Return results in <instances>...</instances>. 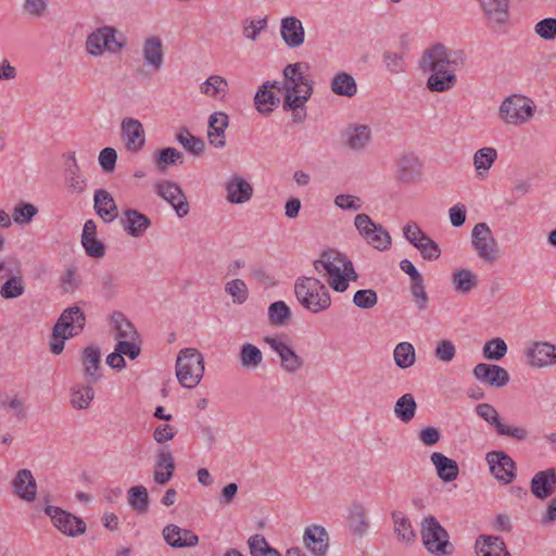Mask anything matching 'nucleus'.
I'll list each match as a JSON object with an SVG mask.
<instances>
[{
    "instance_id": "4c0bfd02",
    "label": "nucleus",
    "mask_w": 556,
    "mask_h": 556,
    "mask_svg": "<svg viewBox=\"0 0 556 556\" xmlns=\"http://www.w3.org/2000/svg\"><path fill=\"white\" fill-rule=\"evenodd\" d=\"M94 210L105 223L113 222L118 216V210L112 194L104 189L94 192Z\"/></svg>"
},
{
    "instance_id": "20e7f679",
    "label": "nucleus",
    "mask_w": 556,
    "mask_h": 556,
    "mask_svg": "<svg viewBox=\"0 0 556 556\" xmlns=\"http://www.w3.org/2000/svg\"><path fill=\"white\" fill-rule=\"evenodd\" d=\"M86 323V316L78 306H71L63 311L52 330L50 351L59 355L63 352L65 341L79 334Z\"/></svg>"
},
{
    "instance_id": "cd10ccee",
    "label": "nucleus",
    "mask_w": 556,
    "mask_h": 556,
    "mask_svg": "<svg viewBox=\"0 0 556 556\" xmlns=\"http://www.w3.org/2000/svg\"><path fill=\"white\" fill-rule=\"evenodd\" d=\"M14 493L25 502H34L37 496V483L29 469H21L12 480Z\"/></svg>"
},
{
    "instance_id": "2eb2a0df",
    "label": "nucleus",
    "mask_w": 556,
    "mask_h": 556,
    "mask_svg": "<svg viewBox=\"0 0 556 556\" xmlns=\"http://www.w3.org/2000/svg\"><path fill=\"white\" fill-rule=\"evenodd\" d=\"M492 476L504 484L510 483L516 478V463L504 451H492L485 455Z\"/></svg>"
},
{
    "instance_id": "8fccbe9b",
    "label": "nucleus",
    "mask_w": 556,
    "mask_h": 556,
    "mask_svg": "<svg viewBox=\"0 0 556 556\" xmlns=\"http://www.w3.org/2000/svg\"><path fill=\"white\" fill-rule=\"evenodd\" d=\"M417 404L410 393L402 395L394 405V414L402 422L408 424L416 414Z\"/></svg>"
},
{
    "instance_id": "864d4df0",
    "label": "nucleus",
    "mask_w": 556,
    "mask_h": 556,
    "mask_svg": "<svg viewBox=\"0 0 556 556\" xmlns=\"http://www.w3.org/2000/svg\"><path fill=\"white\" fill-rule=\"evenodd\" d=\"M128 504L138 514H146L149 508V493L146 486L136 485L128 490Z\"/></svg>"
},
{
    "instance_id": "f8f14e48",
    "label": "nucleus",
    "mask_w": 556,
    "mask_h": 556,
    "mask_svg": "<svg viewBox=\"0 0 556 556\" xmlns=\"http://www.w3.org/2000/svg\"><path fill=\"white\" fill-rule=\"evenodd\" d=\"M477 415L485 420L490 426L494 427L496 433L500 435H505L517 441H525L529 431L527 428L521 426H508L502 422L501 417L497 410L493 405L489 403H481L476 406Z\"/></svg>"
},
{
    "instance_id": "0e129e2a",
    "label": "nucleus",
    "mask_w": 556,
    "mask_h": 556,
    "mask_svg": "<svg viewBox=\"0 0 556 556\" xmlns=\"http://www.w3.org/2000/svg\"><path fill=\"white\" fill-rule=\"evenodd\" d=\"M378 302V296L372 289H362L355 292L353 303L362 309L372 308Z\"/></svg>"
},
{
    "instance_id": "a19ab883",
    "label": "nucleus",
    "mask_w": 556,
    "mask_h": 556,
    "mask_svg": "<svg viewBox=\"0 0 556 556\" xmlns=\"http://www.w3.org/2000/svg\"><path fill=\"white\" fill-rule=\"evenodd\" d=\"M497 159V151L491 147L477 150L472 157L476 175L480 179L486 178L489 170Z\"/></svg>"
},
{
    "instance_id": "f3484780",
    "label": "nucleus",
    "mask_w": 556,
    "mask_h": 556,
    "mask_svg": "<svg viewBox=\"0 0 556 556\" xmlns=\"http://www.w3.org/2000/svg\"><path fill=\"white\" fill-rule=\"evenodd\" d=\"M527 364L533 368L556 365V344L545 341L531 342L525 350Z\"/></svg>"
},
{
    "instance_id": "423d86ee",
    "label": "nucleus",
    "mask_w": 556,
    "mask_h": 556,
    "mask_svg": "<svg viewBox=\"0 0 556 556\" xmlns=\"http://www.w3.org/2000/svg\"><path fill=\"white\" fill-rule=\"evenodd\" d=\"M176 377L188 389L197 387L204 375V357L193 348L179 351L176 359Z\"/></svg>"
},
{
    "instance_id": "09e8293b",
    "label": "nucleus",
    "mask_w": 556,
    "mask_h": 556,
    "mask_svg": "<svg viewBox=\"0 0 556 556\" xmlns=\"http://www.w3.org/2000/svg\"><path fill=\"white\" fill-rule=\"evenodd\" d=\"M264 361L262 351L252 343H244L239 353V362L245 369H256Z\"/></svg>"
},
{
    "instance_id": "4468645a",
    "label": "nucleus",
    "mask_w": 556,
    "mask_h": 556,
    "mask_svg": "<svg viewBox=\"0 0 556 556\" xmlns=\"http://www.w3.org/2000/svg\"><path fill=\"white\" fill-rule=\"evenodd\" d=\"M264 341L279 356L282 371L294 375L303 368L304 359L282 339L278 337H265Z\"/></svg>"
},
{
    "instance_id": "473e14b6",
    "label": "nucleus",
    "mask_w": 556,
    "mask_h": 556,
    "mask_svg": "<svg viewBox=\"0 0 556 556\" xmlns=\"http://www.w3.org/2000/svg\"><path fill=\"white\" fill-rule=\"evenodd\" d=\"M391 519L397 541L405 545H412L416 541L417 535L409 517L401 510H393Z\"/></svg>"
},
{
    "instance_id": "5fc2aeb1",
    "label": "nucleus",
    "mask_w": 556,
    "mask_h": 556,
    "mask_svg": "<svg viewBox=\"0 0 556 556\" xmlns=\"http://www.w3.org/2000/svg\"><path fill=\"white\" fill-rule=\"evenodd\" d=\"M267 316L271 326L281 327L289 323L291 311L283 301H277L269 305Z\"/></svg>"
},
{
    "instance_id": "aec40b11",
    "label": "nucleus",
    "mask_w": 556,
    "mask_h": 556,
    "mask_svg": "<svg viewBox=\"0 0 556 556\" xmlns=\"http://www.w3.org/2000/svg\"><path fill=\"white\" fill-rule=\"evenodd\" d=\"M472 374L478 381L496 389L509 382L508 371L494 364L479 363L473 367Z\"/></svg>"
},
{
    "instance_id": "4be33fe9",
    "label": "nucleus",
    "mask_w": 556,
    "mask_h": 556,
    "mask_svg": "<svg viewBox=\"0 0 556 556\" xmlns=\"http://www.w3.org/2000/svg\"><path fill=\"white\" fill-rule=\"evenodd\" d=\"M226 200L231 204H243L253 197L252 185L242 176L231 175L225 182Z\"/></svg>"
},
{
    "instance_id": "c85d7f7f",
    "label": "nucleus",
    "mask_w": 556,
    "mask_h": 556,
    "mask_svg": "<svg viewBox=\"0 0 556 556\" xmlns=\"http://www.w3.org/2000/svg\"><path fill=\"white\" fill-rule=\"evenodd\" d=\"M328 541V533L320 526H311L304 531V545L315 556H326L329 547Z\"/></svg>"
},
{
    "instance_id": "37998d69",
    "label": "nucleus",
    "mask_w": 556,
    "mask_h": 556,
    "mask_svg": "<svg viewBox=\"0 0 556 556\" xmlns=\"http://www.w3.org/2000/svg\"><path fill=\"white\" fill-rule=\"evenodd\" d=\"M478 556H510L502 539L482 535L476 542Z\"/></svg>"
},
{
    "instance_id": "b1692460",
    "label": "nucleus",
    "mask_w": 556,
    "mask_h": 556,
    "mask_svg": "<svg viewBox=\"0 0 556 556\" xmlns=\"http://www.w3.org/2000/svg\"><path fill=\"white\" fill-rule=\"evenodd\" d=\"M422 165L420 160L414 154L402 155L396 165V179L402 184H414L420 179Z\"/></svg>"
},
{
    "instance_id": "2f4dec72",
    "label": "nucleus",
    "mask_w": 556,
    "mask_h": 556,
    "mask_svg": "<svg viewBox=\"0 0 556 556\" xmlns=\"http://www.w3.org/2000/svg\"><path fill=\"white\" fill-rule=\"evenodd\" d=\"M142 56L147 66L153 71L161 70L164 62V50L162 40L157 36L146 38L142 45Z\"/></svg>"
},
{
    "instance_id": "ddd939ff",
    "label": "nucleus",
    "mask_w": 556,
    "mask_h": 556,
    "mask_svg": "<svg viewBox=\"0 0 556 556\" xmlns=\"http://www.w3.org/2000/svg\"><path fill=\"white\" fill-rule=\"evenodd\" d=\"M343 146L352 152H364L372 142V129L367 124L350 123L341 132Z\"/></svg>"
},
{
    "instance_id": "338daca9",
    "label": "nucleus",
    "mask_w": 556,
    "mask_h": 556,
    "mask_svg": "<svg viewBox=\"0 0 556 556\" xmlns=\"http://www.w3.org/2000/svg\"><path fill=\"white\" fill-rule=\"evenodd\" d=\"M416 249L420 252L422 258L426 261H437L441 255V249L439 248L438 243L428 236H426V238L416 247Z\"/></svg>"
},
{
    "instance_id": "1a4fd4ad",
    "label": "nucleus",
    "mask_w": 556,
    "mask_h": 556,
    "mask_svg": "<svg viewBox=\"0 0 556 556\" xmlns=\"http://www.w3.org/2000/svg\"><path fill=\"white\" fill-rule=\"evenodd\" d=\"M470 242L477 255L483 262L494 264L498 261V243L486 223H478L473 226Z\"/></svg>"
},
{
    "instance_id": "39448f33",
    "label": "nucleus",
    "mask_w": 556,
    "mask_h": 556,
    "mask_svg": "<svg viewBox=\"0 0 556 556\" xmlns=\"http://www.w3.org/2000/svg\"><path fill=\"white\" fill-rule=\"evenodd\" d=\"M464 52L452 51L443 45L437 43L428 48L419 62L422 72H456L464 64Z\"/></svg>"
},
{
    "instance_id": "680f3d73",
    "label": "nucleus",
    "mask_w": 556,
    "mask_h": 556,
    "mask_svg": "<svg viewBox=\"0 0 556 556\" xmlns=\"http://www.w3.org/2000/svg\"><path fill=\"white\" fill-rule=\"evenodd\" d=\"M410 293L419 311H425L428 306V294L426 292L424 278L420 277L410 281Z\"/></svg>"
},
{
    "instance_id": "72a5a7b5",
    "label": "nucleus",
    "mask_w": 556,
    "mask_h": 556,
    "mask_svg": "<svg viewBox=\"0 0 556 556\" xmlns=\"http://www.w3.org/2000/svg\"><path fill=\"white\" fill-rule=\"evenodd\" d=\"M228 127V115L223 112H215L208 117L207 137L210 144L214 148H224L225 130Z\"/></svg>"
},
{
    "instance_id": "a878e982",
    "label": "nucleus",
    "mask_w": 556,
    "mask_h": 556,
    "mask_svg": "<svg viewBox=\"0 0 556 556\" xmlns=\"http://www.w3.org/2000/svg\"><path fill=\"white\" fill-rule=\"evenodd\" d=\"M65 187L71 194H80L87 189V180L83 176L74 152L65 155Z\"/></svg>"
},
{
    "instance_id": "0eeeda50",
    "label": "nucleus",
    "mask_w": 556,
    "mask_h": 556,
    "mask_svg": "<svg viewBox=\"0 0 556 556\" xmlns=\"http://www.w3.org/2000/svg\"><path fill=\"white\" fill-rule=\"evenodd\" d=\"M534 102L521 94L507 97L500 105L498 115L501 119L511 125L526 124L534 114Z\"/></svg>"
},
{
    "instance_id": "dca6fc26",
    "label": "nucleus",
    "mask_w": 556,
    "mask_h": 556,
    "mask_svg": "<svg viewBox=\"0 0 556 556\" xmlns=\"http://www.w3.org/2000/svg\"><path fill=\"white\" fill-rule=\"evenodd\" d=\"M156 194L168 202L179 217L189 213L188 200L180 186L172 180H162L153 186Z\"/></svg>"
},
{
    "instance_id": "603ef678",
    "label": "nucleus",
    "mask_w": 556,
    "mask_h": 556,
    "mask_svg": "<svg viewBox=\"0 0 556 556\" xmlns=\"http://www.w3.org/2000/svg\"><path fill=\"white\" fill-rule=\"evenodd\" d=\"M452 283L457 292L468 293L477 286L478 280L471 270L462 268L453 273Z\"/></svg>"
},
{
    "instance_id": "58836bf2",
    "label": "nucleus",
    "mask_w": 556,
    "mask_h": 556,
    "mask_svg": "<svg viewBox=\"0 0 556 556\" xmlns=\"http://www.w3.org/2000/svg\"><path fill=\"white\" fill-rule=\"evenodd\" d=\"M430 459L442 481L452 482L458 477L459 468L454 459H451L439 452L432 453Z\"/></svg>"
},
{
    "instance_id": "a211bd4d",
    "label": "nucleus",
    "mask_w": 556,
    "mask_h": 556,
    "mask_svg": "<svg viewBox=\"0 0 556 556\" xmlns=\"http://www.w3.org/2000/svg\"><path fill=\"white\" fill-rule=\"evenodd\" d=\"M121 138L127 151L140 152L146 146V131L142 123L134 117H125L121 123Z\"/></svg>"
},
{
    "instance_id": "c03bdc74",
    "label": "nucleus",
    "mask_w": 556,
    "mask_h": 556,
    "mask_svg": "<svg viewBox=\"0 0 556 556\" xmlns=\"http://www.w3.org/2000/svg\"><path fill=\"white\" fill-rule=\"evenodd\" d=\"M331 91L337 96L352 98L357 92L354 77L345 72L336 74L331 80Z\"/></svg>"
},
{
    "instance_id": "c756f323",
    "label": "nucleus",
    "mask_w": 556,
    "mask_h": 556,
    "mask_svg": "<svg viewBox=\"0 0 556 556\" xmlns=\"http://www.w3.org/2000/svg\"><path fill=\"white\" fill-rule=\"evenodd\" d=\"M121 224L124 230L131 237H141L147 229L151 226L150 218L134 208L124 211Z\"/></svg>"
},
{
    "instance_id": "f03ea898",
    "label": "nucleus",
    "mask_w": 556,
    "mask_h": 556,
    "mask_svg": "<svg viewBox=\"0 0 556 556\" xmlns=\"http://www.w3.org/2000/svg\"><path fill=\"white\" fill-rule=\"evenodd\" d=\"M314 268L337 292H344L349 288L350 281L358 279L353 263L337 251L323 252L320 257L314 262Z\"/></svg>"
},
{
    "instance_id": "3c124183",
    "label": "nucleus",
    "mask_w": 556,
    "mask_h": 556,
    "mask_svg": "<svg viewBox=\"0 0 556 556\" xmlns=\"http://www.w3.org/2000/svg\"><path fill=\"white\" fill-rule=\"evenodd\" d=\"M393 358L397 367L407 369L416 361L415 348L409 342H401L394 349Z\"/></svg>"
},
{
    "instance_id": "9d476101",
    "label": "nucleus",
    "mask_w": 556,
    "mask_h": 556,
    "mask_svg": "<svg viewBox=\"0 0 556 556\" xmlns=\"http://www.w3.org/2000/svg\"><path fill=\"white\" fill-rule=\"evenodd\" d=\"M354 225L362 238L374 249L386 251L391 247L390 233L381 225L376 224L367 214H357Z\"/></svg>"
},
{
    "instance_id": "f257e3e1",
    "label": "nucleus",
    "mask_w": 556,
    "mask_h": 556,
    "mask_svg": "<svg viewBox=\"0 0 556 556\" xmlns=\"http://www.w3.org/2000/svg\"><path fill=\"white\" fill-rule=\"evenodd\" d=\"M307 71L308 65L303 62L288 64L283 68V83H280V89L285 92L283 109L302 108L312 97L314 81Z\"/></svg>"
},
{
    "instance_id": "7c9ffc66",
    "label": "nucleus",
    "mask_w": 556,
    "mask_h": 556,
    "mask_svg": "<svg viewBox=\"0 0 556 556\" xmlns=\"http://www.w3.org/2000/svg\"><path fill=\"white\" fill-rule=\"evenodd\" d=\"M175 471L174 456L169 451L161 450L155 459L153 481L159 485H165L170 481Z\"/></svg>"
},
{
    "instance_id": "4d7b16f0",
    "label": "nucleus",
    "mask_w": 556,
    "mask_h": 556,
    "mask_svg": "<svg viewBox=\"0 0 556 556\" xmlns=\"http://www.w3.org/2000/svg\"><path fill=\"white\" fill-rule=\"evenodd\" d=\"M225 292L231 296L235 304L241 305L249 298V289L244 280L235 278L225 285Z\"/></svg>"
},
{
    "instance_id": "13d9d810",
    "label": "nucleus",
    "mask_w": 556,
    "mask_h": 556,
    "mask_svg": "<svg viewBox=\"0 0 556 556\" xmlns=\"http://www.w3.org/2000/svg\"><path fill=\"white\" fill-rule=\"evenodd\" d=\"M37 214L38 208L34 204L20 202L13 208L12 219L15 224L25 226L29 224Z\"/></svg>"
},
{
    "instance_id": "393cba45",
    "label": "nucleus",
    "mask_w": 556,
    "mask_h": 556,
    "mask_svg": "<svg viewBox=\"0 0 556 556\" xmlns=\"http://www.w3.org/2000/svg\"><path fill=\"white\" fill-rule=\"evenodd\" d=\"M274 89L281 91L279 81H266L257 90L254 97V104L258 113L269 114L280 103V99L274 92Z\"/></svg>"
},
{
    "instance_id": "69168bd1",
    "label": "nucleus",
    "mask_w": 556,
    "mask_h": 556,
    "mask_svg": "<svg viewBox=\"0 0 556 556\" xmlns=\"http://www.w3.org/2000/svg\"><path fill=\"white\" fill-rule=\"evenodd\" d=\"M267 27V18L263 17L260 20H251V21H244L242 26V34L243 36L251 40L256 41L261 31L266 29Z\"/></svg>"
},
{
    "instance_id": "de8ad7c7",
    "label": "nucleus",
    "mask_w": 556,
    "mask_h": 556,
    "mask_svg": "<svg viewBox=\"0 0 556 556\" xmlns=\"http://www.w3.org/2000/svg\"><path fill=\"white\" fill-rule=\"evenodd\" d=\"M153 163L160 172H165L169 165L184 163V154L176 148H164L153 155Z\"/></svg>"
},
{
    "instance_id": "e2e57ef3",
    "label": "nucleus",
    "mask_w": 556,
    "mask_h": 556,
    "mask_svg": "<svg viewBox=\"0 0 556 556\" xmlns=\"http://www.w3.org/2000/svg\"><path fill=\"white\" fill-rule=\"evenodd\" d=\"M116 338L118 340L138 339V332L134 325L121 314L115 318Z\"/></svg>"
},
{
    "instance_id": "bb28decb",
    "label": "nucleus",
    "mask_w": 556,
    "mask_h": 556,
    "mask_svg": "<svg viewBox=\"0 0 556 556\" xmlns=\"http://www.w3.org/2000/svg\"><path fill=\"white\" fill-rule=\"evenodd\" d=\"M162 534L165 542L175 548L193 547L199 544V536L195 533L176 525L166 526Z\"/></svg>"
},
{
    "instance_id": "f704fd0d",
    "label": "nucleus",
    "mask_w": 556,
    "mask_h": 556,
    "mask_svg": "<svg viewBox=\"0 0 556 556\" xmlns=\"http://www.w3.org/2000/svg\"><path fill=\"white\" fill-rule=\"evenodd\" d=\"M348 525L353 534L363 536L369 529V518L366 507L359 502H353L349 507Z\"/></svg>"
},
{
    "instance_id": "79ce46f5",
    "label": "nucleus",
    "mask_w": 556,
    "mask_h": 556,
    "mask_svg": "<svg viewBox=\"0 0 556 556\" xmlns=\"http://www.w3.org/2000/svg\"><path fill=\"white\" fill-rule=\"evenodd\" d=\"M480 7L491 23L504 24L508 18V0H479Z\"/></svg>"
},
{
    "instance_id": "7ed1b4c3",
    "label": "nucleus",
    "mask_w": 556,
    "mask_h": 556,
    "mask_svg": "<svg viewBox=\"0 0 556 556\" xmlns=\"http://www.w3.org/2000/svg\"><path fill=\"white\" fill-rule=\"evenodd\" d=\"M296 300L303 308L319 314L331 306V295L328 288L317 278L299 277L294 283Z\"/></svg>"
},
{
    "instance_id": "774afa93",
    "label": "nucleus",
    "mask_w": 556,
    "mask_h": 556,
    "mask_svg": "<svg viewBox=\"0 0 556 556\" xmlns=\"http://www.w3.org/2000/svg\"><path fill=\"white\" fill-rule=\"evenodd\" d=\"M535 34L544 40H554L556 38V18H544L535 24Z\"/></svg>"
},
{
    "instance_id": "5701e85b",
    "label": "nucleus",
    "mask_w": 556,
    "mask_h": 556,
    "mask_svg": "<svg viewBox=\"0 0 556 556\" xmlns=\"http://www.w3.org/2000/svg\"><path fill=\"white\" fill-rule=\"evenodd\" d=\"M530 491L538 500L544 501L556 492V471L553 468L536 472L530 482Z\"/></svg>"
},
{
    "instance_id": "e433bc0d",
    "label": "nucleus",
    "mask_w": 556,
    "mask_h": 556,
    "mask_svg": "<svg viewBox=\"0 0 556 556\" xmlns=\"http://www.w3.org/2000/svg\"><path fill=\"white\" fill-rule=\"evenodd\" d=\"M101 361V352L98 346L89 345L83 351L81 363L84 367V376L87 382L96 383L100 379L99 365Z\"/></svg>"
},
{
    "instance_id": "a18cd8bd",
    "label": "nucleus",
    "mask_w": 556,
    "mask_h": 556,
    "mask_svg": "<svg viewBox=\"0 0 556 556\" xmlns=\"http://www.w3.org/2000/svg\"><path fill=\"white\" fill-rule=\"evenodd\" d=\"M427 87L433 92H444L451 90L456 84V75L453 71L447 72H429Z\"/></svg>"
},
{
    "instance_id": "9b49d317",
    "label": "nucleus",
    "mask_w": 556,
    "mask_h": 556,
    "mask_svg": "<svg viewBox=\"0 0 556 556\" xmlns=\"http://www.w3.org/2000/svg\"><path fill=\"white\" fill-rule=\"evenodd\" d=\"M421 539L426 548L437 555H445L450 546L448 534L440 522L433 517H425L421 521Z\"/></svg>"
},
{
    "instance_id": "412c9836",
    "label": "nucleus",
    "mask_w": 556,
    "mask_h": 556,
    "mask_svg": "<svg viewBox=\"0 0 556 556\" xmlns=\"http://www.w3.org/2000/svg\"><path fill=\"white\" fill-rule=\"evenodd\" d=\"M280 36L288 48H300L305 41V29L301 20L293 15L282 17L280 21Z\"/></svg>"
},
{
    "instance_id": "ea45409f",
    "label": "nucleus",
    "mask_w": 556,
    "mask_h": 556,
    "mask_svg": "<svg viewBox=\"0 0 556 556\" xmlns=\"http://www.w3.org/2000/svg\"><path fill=\"white\" fill-rule=\"evenodd\" d=\"M94 399V390L91 383H75L70 390V403L74 409H88Z\"/></svg>"
},
{
    "instance_id": "6e6552de",
    "label": "nucleus",
    "mask_w": 556,
    "mask_h": 556,
    "mask_svg": "<svg viewBox=\"0 0 556 556\" xmlns=\"http://www.w3.org/2000/svg\"><path fill=\"white\" fill-rule=\"evenodd\" d=\"M124 46V41L116 39V29L112 26L97 28L87 36L85 43L87 54L94 58L105 52L118 53Z\"/></svg>"
},
{
    "instance_id": "bf43d9fd",
    "label": "nucleus",
    "mask_w": 556,
    "mask_h": 556,
    "mask_svg": "<svg viewBox=\"0 0 556 556\" xmlns=\"http://www.w3.org/2000/svg\"><path fill=\"white\" fill-rule=\"evenodd\" d=\"M7 274L12 275V277L2 286L0 295L3 299H15L21 296L25 291L23 278L21 276L13 275V270H8Z\"/></svg>"
},
{
    "instance_id": "49530a36",
    "label": "nucleus",
    "mask_w": 556,
    "mask_h": 556,
    "mask_svg": "<svg viewBox=\"0 0 556 556\" xmlns=\"http://www.w3.org/2000/svg\"><path fill=\"white\" fill-rule=\"evenodd\" d=\"M176 141L192 155L199 156L204 152L205 143L201 138L193 136L186 127H180L175 135Z\"/></svg>"
},
{
    "instance_id": "6e6d98bb",
    "label": "nucleus",
    "mask_w": 556,
    "mask_h": 556,
    "mask_svg": "<svg viewBox=\"0 0 556 556\" xmlns=\"http://www.w3.org/2000/svg\"><path fill=\"white\" fill-rule=\"evenodd\" d=\"M251 556H281V554L269 546L265 538L261 534H254L248 540Z\"/></svg>"
},
{
    "instance_id": "052dcab7",
    "label": "nucleus",
    "mask_w": 556,
    "mask_h": 556,
    "mask_svg": "<svg viewBox=\"0 0 556 556\" xmlns=\"http://www.w3.org/2000/svg\"><path fill=\"white\" fill-rule=\"evenodd\" d=\"M507 353V344L501 338L486 341L482 349L483 357L488 361H500Z\"/></svg>"
},
{
    "instance_id": "6ab92c4d",
    "label": "nucleus",
    "mask_w": 556,
    "mask_h": 556,
    "mask_svg": "<svg viewBox=\"0 0 556 556\" xmlns=\"http://www.w3.org/2000/svg\"><path fill=\"white\" fill-rule=\"evenodd\" d=\"M45 513L51 518L53 525L66 535L76 536L86 531V525L81 519L60 507L47 505Z\"/></svg>"
},
{
    "instance_id": "c9c22d12",
    "label": "nucleus",
    "mask_w": 556,
    "mask_h": 556,
    "mask_svg": "<svg viewBox=\"0 0 556 556\" xmlns=\"http://www.w3.org/2000/svg\"><path fill=\"white\" fill-rule=\"evenodd\" d=\"M200 93L216 100L223 101L229 92L228 80L220 75H211L199 86Z\"/></svg>"
}]
</instances>
